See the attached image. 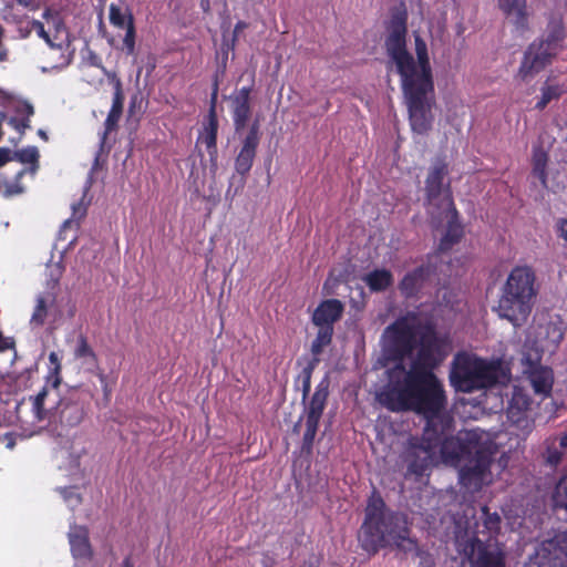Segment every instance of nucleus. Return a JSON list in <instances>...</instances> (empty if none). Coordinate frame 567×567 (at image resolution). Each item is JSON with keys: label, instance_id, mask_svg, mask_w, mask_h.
<instances>
[{"label": "nucleus", "instance_id": "obj_1", "mask_svg": "<svg viewBox=\"0 0 567 567\" xmlns=\"http://www.w3.org/2000/svg\"><path fill=\"white\" fill-rule=\"evenodd\" d=\"M384 47L400 76L401 90L409 112L411 128L419 135L433 126L434 80L427 44L421 35L414 37L416 61L406 48L408 13L396 10L386 24Z\"/></svg>", "mask_w": 567, "mask_h": 567}, {"label": "nucleus", "instance_id": "obj_2", "mask_svg": "<svg viewBox=\"0 0 567 567\" xmlns=\"http://www.w3.org/2000/svg\"><path fill=\"white\" fill-rule=\"evenodd\" d=\"M386 374V383L377 394L383 408L393 413L414 412L424 416L427 431L437 425L449 429L447 395L435 372L410 370L404 363H396Z\"/></svg>", "mask_w": 567, "mask_h": 567}, {"label": "nucleus", "instance_id": "obj_3", "mask_svg": "<svg viewBox=\"0 0 567 567\" xmlns=\"http://www.w3.org/2000/svg\"><path fill=\"white\" fill-rule=\"evenodd\" d=\"M410 532L404 514L389 509L380 495L373 494L369 498L361 526L364 550L375 554L380 548L393 546L404 554L420 556L417 540L410 537Z\"/></svg>", "mask_w": 567, "mask_h": 567}, {"label": "nucleus", "instance_id": "obj_4", "mask_svg": "<svg viewBox=\"0 0 567 567\" xmlns=\"http://www.w3.org/2000/svg\"><path fill=\"white\" fill-rule=\"evenodd\" d=\"M538 289L530 266L514 267L501 290L494 311L514 327H522L532 313Z\"/></svg>", "mask_w": 567, "mask_h": 567}, {"label": "nucleus", "instance_id": "obj_5", "mask_svg": "<svg viewBox=\"0 0 567 567\" xmlns=\"http://www.w3.org/2000/svg\"><path fill=\"white\" fill-rule=\"evenodd\" d=\"M567 37L563 14L551 12L546 29L525 50L516 78L526 81L542 72L553 63L554 59L565 49Z\"/></svg>", "mask_w": 567, "mask_h": 567}, {"label": "nucleus", "instance_id": "obj_6", "mask_svg": "<svg viewBox=\"0 0 567 567\" xmlns=\"http://www.w3.org/2000/svg\"><path fill=\"white\" fill-rule=\"evenodd\" d=\"M499 365L476 355L458 353L450 371V383L457 392L472 393L494 385L498 380Z\"/></svg>", "mask_w": 567, "mask_h": 567}, {"label": "nucleus", "instance_id": "obj_7", "mask_svg": "<svg viewBox=\"0 0 567 567\" xmlns=\"http://www.w3.org/2000/svg\"><path fill=\"white\" fill-rule=\"evenodd\" d=\"M424 323L415 313L409 312L389 324L383 332V350L386 357L396 363H403L404 359L410 358Z\"/></svg>", "mask_w": 567, "mask_h": 567}, {"label": "nucleus", "instance_id": "obj_8", "mask_svg": "<svg viewBox=\"0 0 567 567\" xmlns=\"http://www.w3.org/2000/svg\"><path fill=\"white\" fill-rule=\"evenodd\" d=\"M454 420L451 416L449 429L435 426L431 431L425 429L430 439H435V450L440 447L441 455L445 462L460 463L471 456L480 447V436L474 431L460 432L453 436Z\"/></svg>", "mask_w": 567, "mask_h": 567}, {"label": "nucleus", "instance_id": "obj_9", "mask_svg": "<svg viewBox=\"0 0 567 567\" xmlns=\"http://www.w3.org/2000/svg\"><path fill=\"white\" fill-rule=\"evenodd\" d=\"M415 350V357L408 369L435 372L449 354V340L439 334L433 323L425 322L421 328Z\"/></svg>", "mask_w": 567, "mask_h": 567}, {"label": "nucleus", "instance_id": "obj_10", "mask_svg": "<svg viewBox=\"0 0 567 567\" xmlns=\"http://www.w3.org/2000/svg\"><path fill=\"white\" fill-rule=\"evenodd\" d=\"M434 441L425 432L421 437L412 436L408 440L401 453L405 478L419 482L431 470L435 458Z\"/></svg>", "mask_w": 567, "mask_h": 567}, {"label": "nucleus", "instance_id": "obj_11", "mask_svg": "<svg viewBox=\"0 0 567 567\" xmlns=\"http://www.w3.org/2000/svg\"><path fill=\"white\" fill-rule=\"evenodd\" d=\"M464 462L458 473L461 485L472 492L481 491L485 484L489 483L492 450L482 444Z\"/></svg>", "mask_w": 567, "mask_h": 567}, {"label": "nucleus", "instance_id": "obj_12", "mask_svg": "<svg viewBox=\"0 0 567 567\" xmlns=\"http://www.w3.org/2000/svg\"><path fill=\"white\" fill-rule=\"evenodd\" d=\"M91 395L81 389H70L55 404L53 420L62 429H72L80 425L87 414Z\"/></svg>", "mask_w": 567, "mask_h": 567}, {"label": "nucleus", "instance_id": "obj_13", "mask_svg": "<svg viewBox=\"0 0 567 567\" xmlns=\"http://www.w3.org/2000/svg\"><path fill=\"white\" fill-rule=\"evenodd\" d=\"M449 175V165L444 158H436L432 166L429 169L426 179H425V205L429 210H440L445 208V205H442L443 198L451 190V183H444V179Z\"/></svg>", "mask_w": 567, "mask_h": 567}, {"label": "nucleus", "instance_id": "obj_14", "mask_svg": "<svg viewBox=\"0 0 567 567\" xmlns=\"http://www.w3.org/2000/svg\"><path fill=\"white\" fill-rule=\"evenodd\" d=\"M442 205H445V208L440 210H429V215L431 220L435 225H440L443 219H447V226L445 234L440 240L439 250L447 251L454 245L461 241L464 235V229L462 224L458 220V212L454 205L453 196H451L450 192L442 200Z\"/></svg>", "mask_w": 567, "mask_h": 567}, {"label": "nucleus", "instance_id": "obj_15", "mask_svg": "<svg viewBox=\"0 0 567 567\" xmlns=\"http://www.w3.org/2000/svg\"><path fill=\"white\" fill-rule=\"evenodd\" d=\"M527 567H567V532L544 540L529 557Z\"/></svg>", "mask_w": 567, "mask_h": 567}, {"label": "nucleus", "instance_id": "obj_16", "mask_svg": "<svg viewBox=\"0 0 567 567\" xmlns=\"http://www.w3.org/2000/svg\"><path fill=\"white\" fill-rule=\"evenodd\" d=\"M219 90V78L216 73L213 81V87L209 100V110L205 122L203 123V130L199 132L197 143H202L206 146L210 168L217 169L218 148H217V134H218V116L216 112L217 99Z\"/></svg>", "mask_w": 567, "mask_h": 567}, {"label": "nucleus", "instance_id": "obj_17", "mask_svg": "<svg viewBox=\"0 0 567 567\" xmlns=\"http://www.w3.org/2000/svg\"><path fill=\"white\" fill-rule=\"evenodd\" d=\"M532 398L520 386H514L507 402L506 413L508 421L524 432H530L534 421L528 417Z\"/></svg>", "mask_w": 567, "mask_h": 567}, {"label": "nucleus", "instance_id": "obj_18", "mask_svg": "<svg viewBox=\"0 0 567 567\" xmlns=\"http://www.w3.org/2000/svg\"><path fill=\"white\" fill-rule=\"evenodd\" d=\"M318 333L315 340L311 343V353L312 358L307 361L306 365L302 368V371L299 378L302 381V396L303 399L308 396L311 390V377L315 369L318 367L320 362L319 355L323 352V349L329 346L332 341L333 337V327H318Z\"/></svg>", "mask_w": 567, "mask_h": 567}, {"label": "nucleus", "instance_id": "obj_19", "mask_svg": "<svg viewBox=\"0 0 567 567\" xmlns=\"http://www.w3.org/2000/svg\"><path fill=\"white\" fill-rule=\"evenodd\" d=\"M539 361L540 355H537L535 359H532L530 355H525L523 359L524 373L527 374V379L536 394L548 396L554 384V372L550 368L542 365Z\"/></svg>", "mask_w": 567, "mask_h": 567}, {"label": "nucleus", "instance_id": "obj_20", "mask_svg": "<svg viewBox=\"0 0 567 567\" xmlns=\"http://www.w3.org/2000/svg\"><path fill=\"white\" fill-rule=\"evenodd\" d=\"M259 127V122L256 120L250 125L247 135L243 140L240 151L235 158V169L241 176H246L252 167L260 143Z\"/></svg>", "mask_w": 567, "mask_h": 567}, {"label": "nucleus", "instance_id": "obj_21", "mask_svg": "<svg viewBox=\"0 0 567 567\" xmlns=\"http://www.w3.org/2000/svg\"><path fill=\"white\" fill-rule=\"evenodd\" d=\"M252 86H243L233 97L231 113L236 133L243 131L251 115L250 94Z\"/></svg>", "mask_w": 567, "mask_h": 567}, {"label": "nucleus", "instance_id": "obj_22", "mask_svg": "<svg viewBox=\"0 0 567 567\" xmlns=\"http://www.w3.org/2000/svg\"><path fill=\"white\" fill-rule=\"evenodd\" d=\"M344 306L339 299L321 301L312 313V322L317 327H333L343 315Z\"/></svg>", "mask_w": 567, "mask_h": 567}, {"label": "nucleus", "instance_id": "obj_23", "mask_svg": "<svg viewBox=\"0 0 567 567\" xmlns=\"http://www.w3.org/2000/svg\"><path fill=\"white\" fill-rule=\"evenodd\" d=\"M430 274V268L424 265L406 272L399 282L401 295L406 299L417 297L427 281Z\"/></svg>", "mask_w": 567, "mask_h": 567}, {"label": "nucleus", "instance_id": "obj_24", "mask_svg": "<svg viewBox=\"0 0 567 567\" xmlns=\"http://www.w3.org/2000/svg\"><path fill=\"white\" fill-rule=\"evenodd\" d=\"M499 10L518 31L528 30L527 0H497Z\"/></svg>", "mask_w": 567, "mask_h": 567}, {"label": "nucleus", "instance_id": "obj_25", "mask_svg": "<svg viewBox=\"0 0 567 567\" xmlns=\"http://www.w3.org/2000/svg\"><path fill=\"white\" fill-rule=\"evenodd\" d=\"M71 553L74 558L91 559L93 556L92 547L89 540V530L84 526H75L69 533Z\"/></svg>", "mask_w": 567, "mask_h": 567}, {"label": "nucleus", "instance_id": "obj_26", "mask_svg": "<svg viewBox=\"0 0 567 567\" xmlns=\"http://www.w3.org/2000/svg\"><path fill=\"white\" fill-rule=\"evenodd\" d=\"M329 395V382L322 380L316 388L309 402L306 421L320 422Z\"/></svg>", "mask_w": 567, "mask_h": 567}, {"label": "nucleus", "instance_id": "obj_27", "mask_svg": "<svg viewBox=\"0 0 567 567\" xmlns=\"http://www.w3.org/2000/svg\"><path fill=\"white\" fill-rule=\"evenodd\" d=\"M124 99L125 97L123 94L122 84L120 81H117L114 85L112 106L105 120V131L103 137H105L107 133L117 127V123L123 113Z\"/></svg>", "mask_w": 567, "mask_h": 567}, {"label": "nucleus", "instance_id": "obj_28", "mask_svg": "<svg viewBox=\"0 0 567 567\" xmlns=\"http://www.w3.org/2000/svg\"><path fill=\"white\" fill-rule=\"evenodd\" d=\"M48 398L49 390L47 386L42 388L38 394L29 396L28 401L31 404L32 423H40L47 420L51 421L53 419V412L45 406Z\"/></svg>", "mask_w": 567, "mask_h": 567}, {"label": "nucleus", "instance_id": "obj_29", "mask_svg": "<svg viewBox=\"0 0 567 567\" xmlns=\"http://www.w3.org/2000/svg\"><path fill=\"white\" fill-rule=\"evenodd\" d=\"M54 301L55 297L51 293H40L37 296L33 312L30 318V324L33 328H40L45 323L49 315V308L54 303Z\"/></svg>", "mask_w": 567, "mask_h": 567}, {"label": "nucleus", "instance_id": "obj_30", "mask_svg": "<svg viewBox=\"0 0 567 567\" xmlns=\"http://www.w3.org/2000/svg\"><path fill=\"white\" fill-rule=\"evenodd\" d=\"M363 281L372 292H381L393 284V276L388 269H374L363 277Z\"/></svg>", "mask_w": 567, "mask_h": 567}, {"label": "nucleus", "instance_id": "obj_31", "mask_svg": "<svg viewBox=\"0 0 567 567\" xmlns=\"http://www.w3.org/2000/svg\"><path fill=\"white\" fill-rule=\"evenodd\" d=\"M73 354L75 359L81 360L90 370L97 367V355L89 344L87 338L84 334L78 337Z\"/></svg>", "mask_w": 567, "mask_h": 567}, {"label": "nucleus", "instance_id": "obj_32", "mask_svg": "<svg viewBox=\"0 0 567 567\" xmlns=\"http://www.w3.org/2000/svg\"><path fill=\"white\" fill-rule=\"evenodd\" d=\"M17 116L9 120V124L20 133L30 128V118L34 114V109L31 103L23 101L17 104L14 109Z\"/></svg>", "mask_w": 567, "mask_h": 567}, {"label": "nucleus", "instance_id": "obj_33", "mask_svg": "<svg viewBox=\"0 0 567 567\" xmlns=\"http://www.w3.org/2000/svg\"><path fill=\"white\" fill-rule=\"evenodd\" d=\"M551 501L555 514L559 516L563 512V519L567 520V474L558 481Z\"/></svg>", "mask_w": 567, "mask_h": 567}, {"label": "nucleus", "instance_id": "obj_34", "mask_svg": "<svg viewBox=\"0 0 567 567\" xmlns=\"http://www.w3.org/2000/svg\"><path fill=\"white\" fill-rule=\"evenodd\" d=\"M540 92V97L535 104V109L538 111H543L551 101L559 100L566 90L558 83H549V81H546Z\"/></svg>", "mask_w": 567, "mask_h": 567}, {"label": "nucleus", "instance_id": "obj_35", "mask_svg": "<svg viewBox=\"0 0 567 567\" xmlns=\"http://www.w3.org/2000/svg\"><path fill=\"white\" fill-rule=\"evenodd\" d=\"M533 174L536 176L544 187H547V162L548 154L542 146L533 148Z\"/></svg>", "mask_w": 567, "mask_h": 567}, {"label": "nucleus", "instance_id": "obj_36", "mask_svg": "<svg viewBox=\"0 0 567 567\" xmlns=\"http://www.w3.org/2000/svg\"><path fill=\"white\" fill-rule=\"evenodd\" d=\"M565 337V327L563 320L558 319L556 321H549L545 326V341L547 342V347L557 348L559 343L564 340Z\"/></svg>", "mask_w": 567, "mask_h": 567}, {"label": "nucleus", "instance_id": "obj_37", "mask_svg": "<svg viewBox=\"0 0 567 567\" xmlns=\"http://www.w3.org/2000/svg\"><path fill=\"white\" fill-rule=\"evenodd\" d=\"M475 567H505L504 555L483 548L478 551Z\"/></svg>", "mask_w": 567, "mask_h": 567}, {"label": "nucleus", "instance_id": "obj_38", "mask_svg": "<svg viewBox=\"0 0 567 567\" xmlns=\"http://www.w3.org/2000/svg\"><path fill=\"white\" fill-rule=\"evenodd\" d=\"M132 14L131 10L123 11L121 7L111 3L109 8L110 23L117 29H125L128 24V17Z\"/></svg>", "mask_w": 567, "mask_h": 567}, {"label": "nucleus", "instance_id": "obj_39", "mask_svg": "<svg viewBox=\"0 0 567 567\" xmlns=\"http://www.w3.org/2000/svg\"><path fill=\"white\" fill-rule=\"evenodd\" d=\"M124 30H125V35L123 39V45H124L127 54H133L135 52V40H136V29H135V21H134L133 14H130L128 24Z\"/></svg>", "mask_w": 567, "mask_h": 567}, {"label": "nucleus", "instance_id": "obj_40", "mask_svg": "<svg viewBox=\"0 0 567 567\" xmlns=\"http://www.w3.org/2000/svg\"><path fill=\"white\" fill-rule=\"evenodd\" d=\"M319 423L306 421V430L302 437V449L310 451L312 449L315 437L317 435Z\"/></svg>", "mask_w": 567, "mask_h": 567}, {"label": "nucleus", "instance_id": "obj_41", "mask_svg": "<svg viewBox=\"0 0 567 567\" xmlns=\"http://www.w3.org/2000/svg\"><path fill=\"white\" fill-rule=\"evenodd\" d=\"M39 153L35 147H28L13 152V159H18L23 164H34L38 162Z\"/></svg>", "mask_w": 567, "mask_h": 567}, {"label": "nucleus", "instance_id": "obj_42", "mask_svg": "<svg viewBox=\"0 0 567 567\" xmlns=\"http://www.w3.org/2000/svg\"><path fill=\"white\" fill-rule=\"evenodd\" d=\"M484 515V526L489 532H496L499 529L501 517L497 513H489L488 507L484 506L482 508Z\"/></svg>", "mask_w": 567, "mask_h": 567}, {"label": "nucleus", "instance_id": "obj_43", "mask_svg": "<svg viewBox=\"0 0 567 567\" xmlns=\"http://www.w3.org/2000/svg\"><path fill=\"white\" fill-rule=\"evenodd\" d=\"M25 171L24 169H20L17 174H16V183L13 184H7L6 185V189H4V193L3 195L6 197H11V196H14V195H20L23 193V187L20 185V179L23 177Z\"/></svg>", "mask_w": 567, "mask_h": 567}, {"label": "nucleus", "instance_id": "obj_44", "mask_svg": "<svg viewBox=\"0 0 567 567\" xmlns=\"http://www.w3.org/2000/svg\"><path fill=\"white\" fill-rule=\"evenodd\" d=\"M49 361L53 365V374H54L53 386L58 388L59 384L61 383V377H60L61 362H60L58 353L51 352L49 354Z\"/></svg>", "mask_w": 567, "mask_h": 567}, {"label": "nucleus", "instance_id": "obj_45", "mask_svg": "<svg viewBox=\"0 0 567 567\" xmlns=\"http://www.w3.org/2000/svg\"><path fill=\"white\" fill-rule=\"evenodd\" d=\"M32 28L37 32V34L43 39L51 48L54 47L50 34L45 31L44 24L41 21L34 20L32 22Z\"/></svg>", "mask_w": 567, "mask_h": 567}, {"label": "nucleus", "instance_id": "obj_46", "mask_svg": "<svg viewBox=\"0 0 567 567\" xmlns=\"http://www.w3.org/2000/svg\"><path fill=\"white\" fill-rule=\"evenodd\" d=\"M563 458V453L556 447H548L546 452V462L551 466H557Z\"/></svg>", "mask_w": 567, "mask_h": 567}, {"label": "nucleus", "instance_id": "obj_47", "mask_svg": "<svg viewBox=\"0 0 567 567\" xmlns=\"http://www.w3.org/2000/svg\"><path fill=\"white\" fill-rule=\"evenodd\" d=\"M556 233L558 237L563 238L565 241H567V219L560 218L556 223Z\"/></svg>", "mask_w": 567, "mask_h": 567}, {"label": "nucleus", "instance_id": "obj_48", "mask_svg": "<svg viewBox=\"0 0 567 567\" xmlns=\"http://www.w3.org/2000/svg\"><path fill=\"white\" fill-rule=\"evenodd\" d=\"M13 159V152L7 147H0V167Z\"/></svg>", "mask_w": 567, "mask_h": 567}, {"label": "nucleus", "instance_id": "obj_49", "mask_svg": "<svg viewBox=\"0 0 567 567\" xmlns=\"http://www.w3.org/2000/svg\"><path fill=\"white\" fill-rule=\"evenodd\" d=\"M4 35V29L0 24V42H2V38ZM8 60V50L0 43V62H4Z\"/></svg>", "mask_w": 567, "mask_h": 567}, {"label": "nucleus", "instance_id": "obj_50", "mask_svg": "<svg viewBox=\"0 0 567 567\" xmlns=\"http://www.w3.org/2000/svg\"><path fill=\"white\" fill-rule=\"evenodd\" d=\"M3 440L7 442V447L8 449H13V446L16 445V439H14V435L12 433H6L3 435Z\"/></svg>", "mask_w": 567, "mask_h": 567}, {"label": "nucleus", "instance_id": "obj_51", "mask_svg": "<svg viewBox=\"0 0 567 567\" xmlns=\"http://www.w3.org/2000/svg\"><path fill=\"white\" fill-rule=\"evenodd\" d=\"M89 61L91 65L101 66V59L93 52H90Z\"/></svg>", "mask_w": 567, "mask_h": 567}, {"label": "nucleus", "instance_id": "obj_52", "mask_svg": "<svg viewBox=\"0 0 567 567\" xmlns=\"http://www.w3.org/2000/svg\"><path fill=\"white\" fill-rule=\"evenodd\" d=\"M247 27L248 24L245 21H238L234 28V35L237 37L238 32L243 31Z\"/></svg>", "mask_w": 567, "mask_h": 567}, {"label": "nucleus", "instance_id": "obj_53", "mask_svg": "<svg viewBox=\"0 0 567 567\" xmlns=\"http://www.w3.org/2000/svg\"><path fill=\"white\" fill-rule=\"evenodd\" d=\"M9 348V344L7 342V339L3 337L2 332L0 331V351H4Z\"/></svg>", "mask_w": 567, "mask_h": 567}, {"label": "nucleus", "instance_id": "obj_54", "mask_svg": "<svg viewBox=\"0 0 567 567\" xmlns=\"http://www.w3.org/2000/svg\"><path fill=\"white\" fill-rule=\"evenodd\" d=\"M121 567H134V563H133V560H132L131 555L126 556V557L123 559V561H122V564H121Z\"/></svg>", "mask_w": 567, "mask_h": 567}, {"label": "nucleus", "instance_id": "obj_55", "mask_svg": "<svg viewBox=\"0 0 567 567\" xmlns=\"http://www.w3.org/2000/svg\"><path fill=\"white\" fill-rule=\"evenodd\" d=\"M559 445H560V447H563V449H567V433H564V434L560 436Z\"/></svg>", "mask_w": 567, "mask_h": 567}, {"label": "nucleus", "instance_id": "obj_56", "mask_svg": "<svg viewBox=\"0 0 567 567\" xmlns=\"http://www.w3.org/2000/svg\"><path fill=\"white\" fill-rule=\"evenodd\" d=\"M39 136H41L44 140H48L47 133L43 130H39L38 132Z\"/></svg>", "mask_w": 567, "mask_h": 567}, {"label": "nucleus", "instance_id": "obj_57", "mask_svg": "<svg viewBox=\"0 0 567 567\" xmlns=\"http://www.w3.org/2000/svg\"><path fill=\"white\" fill-rule=\"evenodd\" d=\"M17 2H18L19 4L27 6V1H25V0H17Z\"/></svg>", "mask_w": 567, "mask_h": 567}]
</instances>
